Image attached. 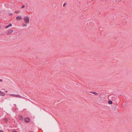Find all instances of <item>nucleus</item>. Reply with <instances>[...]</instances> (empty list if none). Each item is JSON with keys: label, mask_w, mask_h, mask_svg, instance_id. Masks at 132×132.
I'll return each instance as SVG.
<instances>
[{"label": "nucleus", "mask_w": 132, "mask_h": 132, "mask_svg": "<svg viewBox=\"0 0 132 132\" xmlns=\"http://www.w3.org/2000/svg\"><path fill=\"white\" fill-rule=\"evenodd\" d=\"M23 20L26 23H29L30 21L29 18L27 16H25L23 18Z\"/></svg>", "instance_id": "obj_1"}, {"label": "nucleus", "mask_w": 132, "mask_h": 132, "mask_svg": "<svg viewBox=\"0 0 132 132\" xmlns=\"http://www.w3.org/2000/svg\"><path fill=\"white\" fill-rule=\"evenodd\" d=\"M13 31L12 29H10L8 30L7 31V34L9 35H10L13 32Z\"/></svg>", "instance_id": "obj_2"}, {"label": "nucleus", "mask_w": 132, "mask_h": 132, "mask_svg": "<svg viewBox=\"0 0 132 132\" xmlns=\"http://www.w3.org/2000/svg\"><path fill=\"white\" fill-rule=\"evenodd\" d=\"M30 119L29 118H25V121L26 122H30Z\"/></svg>", "instance_id": "obj_3"}, {"label": "nucleus", "mask_w": 132, "mask_h": 132, "mask_svg": "<svg viewBox=\"0 0 132 132\" xmlns=\"http://www.w3.org/2000/svg\"><path fill=\"white\" fill-rule=\"evenodd\" d=\"M5 95V94L3 92L0 91V95L4 96Z\"/></svg>", "instance_id": "obj_4"}, {"label": "nucleus", "mask_w": 132, "mask_h": 132, "mask_svg": "<svg viewBox=\"0 0 132 132\" xmlns=\"http://www.w3.org/2000/svg\"><path fill=\"white\" fill-rule=\"evenodd\" d=\"M12 26V24L11 23L9 24V25H7V26L5 27V28H7L9 27H11Z\"/></svg>", "instance_id": "obj_5"}, {"label": "nucleus", "mask_w": 132, "mask_h": 132, "mask_svg": "<svg viewBox=\"0 0 132 132\" xmlns=\"http://www.w3.org/2000/svg\"><path fill=\"white\" fill-rule=\"evenodd\" d=\"M15 97H18L21 98H23L22 96H21L20 95H15Z\"/></svg>", "instance_id": "obj_6"}, {"label": "nucleus", "mask_w": 132, "mask_h": 132, "mask_svg": "<svg viewBox=\"0 0 132 132\" xmlns=\"http://www.w3.org/2000/svg\"><path fill=\"white\" fill-rule=\"evenodd\" d=\"M16 19L17 20H21V17L20 16H18L16 17Z\"/></svg>", "instance_id": "obj_7"}, {"label": "nucleus", "mask_w": 132, "mask_h": 132, "mask_svg": "<svg viewBox=\"0 0 132 132\" xmlns=\"http://www.w3.org/2000/svg\"><path fill=\"white\" fill-rule=\"evenodd\" d=\"M90 93L93 94L95 95H98V94L96 92H90Z\"/></svg>", "instance_id": "obj_8"}, {"label": "nucleus", "mask_w": 132, "mask_h": 132, "mask_svg": "<svg viewBox=\"0 0 132 132\" xmlns=\"http://www.w3.org/2000/svg\"><path fill=\"white\" fill-rule=\"evenodd\" d=\"M108 103L110 104H112L113 103V102L112 101L109 100L108 101Z\"/></svg>", "instance_id": "obj_9"}, {"label": "nucleus", "mask_w": 132, "mask_h": 132, "mask_svg": "<svg viewBox=\"0 0 132 132\" xmlns=\"http://www.w3.org/2000/svg\"><path fill=\"white\" fill-rule=\"evenodd\" d=\"M19 116L20 117V119H22L23 118L22 116L20 115Z\"/></svg>", "instance_id": "obj_10"}, {"label": "nucleus", "mask_w": 132, "mask_h": 132, "mask_svg": "<svg viewBox=\"0 0 132 132\" xmlns=\"http://www.w3.org/2000/svg\"><path fill=\"white\" fill-rule=\"evenodd\" d=\"M20 12V11H16L15 12V13H19Z\"/></svg>", "instance_id": "obj_11"}, {"label": "nucleus", "mask_w": 132, "mask_h": 132, "mask_svg": "<svg viewBox=\"0 0 132 132\" xmlns=\"http://www.w3.org/2000/svg\"><path fill=\"white\" fill-rule=\"evenodd\" d=\"M4 120L6 122L7 121V118H5L4 119Z\"/></svg>", "instance_id": "obj_12"}, {"label": "nucleus", "mask_w": 132, "mask_h": 132, "mask_svg": "<svg viewBox=\"0 0 132 132\" xmlns=\"http://www.w3.org/2000/svg\"><path fill=\"white\" fill-rule=\"evenodd\" d=\"M23 27H26L27 26V24H23Z\"/></svg>", "instance_id": "obj_13"}, {"label": "nucleus", "mask_w": 132, "mask_h": 132, "mask_svg": "<svg viewBox=\"0 0 132 132\" xmlns=\"http://www.w3.org/2000/svg\"><path fill=\"white\" fill-rule=\"evenodd\" d=\"M15 94H10V95L11 96H12L15 97Z\"/></svg>", "instance_id": "obj_14"}, {"label": "nucleus", "mask_w": 132, "mask_h": 132, "mask_svg": "<svg viewBox=\"0 0 132 132\" xmlns=\"http://www.w3.org/2000/svg\"><path fill=\"white\" fill-rule=\"evenodd\" d=\"M25 7V6L24 5H23L21 7V9L24 8Z\"/></svg>", "instance_id": "obj_15"}, {"label": "nucleus", "mask_w": 132, "mask_h": 132, "mask_svg": "<svg viewBox=\"0 0 132 132\" xmlns=\"http://www.w3.org/2000/svg\"><path fill=\"white\" fill-rule=\"evenodd\" d=\"M13 15V14L12 13H10L9 14V15L11 16V15Z\"/></svg>", "instance_id": "obj_16"}, {"label": "nucleus", "mask_w": 132, "mask_h": 132, "mask_svg": "<svg viewBox=\"0 0 132 132\" xmlns=\"http://www.w3.org/2000/svg\"><path fill=\"white\" fill-rule=\"evenodd\" d=\"M65 3H64V4H63V7H64V6H65Z\"/></svg>", "instance_id": "obj_17"}, {"label": "nucleus", "mask_w": 132, "mask_h": 132, "mask_svg": "<svg viewBox=\"0 0 132 132\" xmlns=\"http://www.w3.org/2000/svg\"><path fill=\"white\" fill-rule=\"evenodd\" d=\"M116 2H119V0H116Z\"/></svg>", "instance_id": "obj_18"}, {"label": "nucleus", "mask_w": 132, "mask_h": 132, "mask_svg": "<svg viewBox=\"0 0 132 132\" xmlns=\"http://www.w3.org/2000/svg\"><path fill=\"white\" fill-rule=\"evenodd\" d=\"M98 13H99V14H101V13H100V12L99 11H98Z\"/></svg>", "instance_id": "obj_19"}, {"label": "nucleus", "mask_w": 132, "mask_h": 132, "mask_svg": "<svg viewBox=\"0 0 132 132\" xmlns=\"http://www.w3.org/2000/svg\"><path fill=\"white\" fill-rule=\"evenodd\" d=\"M0 81L1 82H2V79H0Z\"/></svg>", "instance_id": "obj_20"}, {"label": "nucleus", "mask_w": 132, "mask_h": 132, "mask_svg": "<svg viewBox=\"0 0 132 132\" xmlns=\"http://www.w3.org/2000/svg\"><path fill=\"white\" fill-rule=\"evenodd\" d=\"M12 132H17L15 130H14V131H13Z\"/></svg>", "instance_id": "obj_21"}, {"label": "nucleus", "mask_w": 132, "mask_h": 132, "mask_svg": "<svg viewBox=\"0 0 132 132\" xmlns=\"http://www.w3.org/2000/svg\"><path fill=\"white\" fill-rule=\"evenodd\" d=\"M0 132H4V131L2 130H0Z\"/></svg>", "instance_id": "obj_22"}, {"label": "nucleus", "mask_w": 132, "mask_h": 132, "mask_svg": "<svg viewBox=\"0 0 132 132\" xmlns=\"http://www.w3.org/2000/svg\"><path fill=\"white\" fill-rule=\"evenodd\" d=\"M6 93H7V91H6Z\"/></svg>", "instance_id": "obj_23"}]
</instances>
